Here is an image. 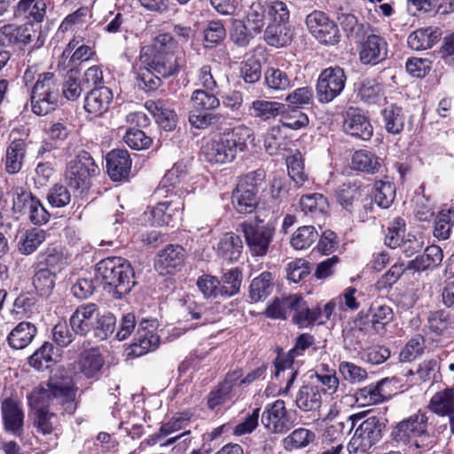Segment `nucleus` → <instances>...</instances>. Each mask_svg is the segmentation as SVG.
Segmentation results:
<instances>
[{
	"mask_svg": "<svg viewBox=\"0 0 454 454\" xmlns=\"http://www.w3.org/2000/svg\"><path fill=\"white\" fill-rule=\"evenodd\" d=\"M113 100V93L110 89L105 86L93 88L85 98V110L94 114L101 116L106 113Z\"/></svg>",
	"mask_w": 454,
	"mask_h": 454,
	"instance_id": "obj_25",
	"label": "nucleus"
},
{
	"mask_svg": "<svg viewBox=\"0 0 454 454\" xmlns=\"http://www.w3.org/2000/svg\"><path fill=\"white\" fill-rule=\"evenodd\" d=\"M185 259V250L179 245H168L160 250L155 262V268L160 274H169L179 270Z\"/></svg>",
	"mask_w": 454,
	"mask_h": 454,
	"instance_id": "obj_21",
	"label": "nucleus"
},
{
	"mask_svg": "<svg viewBox=\"0 0 454 454\" xmlns=\"http://www.w3.org/2000/svg\"><path fill=\"white\" fill-rule=\"evenodd\" d=\"M159 324L154 318H143L138 325L133 342L129 346V355L141 356L156 349L160 344V337L156 333Z\"/></svg>",
	"mask_w": 454,
	"mask_h": 454,
	"instance_id": "obj_13",
	"label": "nucleus"
},
{
	"mask_svg": "<svg viewBox=\"0 0 454 454\" xmlns=\"http://www.w3.org/2000/svg\"><path fill=\"white\" fill-rule=\"evenodd\" d=\"M364 189L356 183L343 184L336 191V200L342 208L353 212L360 199L364 196Z\"/></svg>",
	"mask_w": 454,
	"mask_h": 454,
	"instance_id": "obj_34",
	"label": "nucleus"
},
{
	"mask_svg": "<svg viewBox=\"0 0 454 454\" xmlns=\"http://www.w3.org/2000/svg\"><path fill=\"white\" fill-rule=\"evenodd\" d=\"M54 347L50 342H44L40 348L35 350L29 357V364L37 371H43L51 366L53 362Z\"/></svg>",
	"mask_w": 454,
	"mask_h": 454,
	"instance_id": "obj_61",
	"label": "nucleus"
},
{
	"mask_svg": "<svg viewBox=\"0 0 454 454\" xmlns=\"http://www.w3.org/2000/svg\"><path fill=\"white\" fill-rule=\"evenodd\" d=\"M41 26L27 21L21 26L7 24L0 27V44L5 47L16 46L22 48L35 40V45L40 47L43 43H37L40 38Z\"/></svg>",
	"mask_w": 454,
	"mask_h": 454,
	"instance_id": "obj_11",
	"label": "nucleus"
},
{
	"mask_svg": "<svg viewBox=\"0 0 454 454\" xmlns=\"http://www.w3.org/2000/svg\"><path fill=\"white\" fill-rule=\"evenodd\" d=\"M46 4L43 0H21L18 3L15 16H24L37 26L45 15Z\"/></svg>",
	"mask_w": 454,
	"mask_h": 454,
	"instance_id": "obj_41",
	"label": "nucleus"
},
{
	"mask_svg": "<svg viewBox=\"0 0 454 454\" xmlns=\"http://www.w3.org/2000/svg\"><path fill=\"white\" fill-rule=\"evenodd\" d=\"M45 231L38 228L27 230L18 242V250L20 254L28 255L33 254L45 240Z\"/></svg>",
	"mask_w": 454,
	"mask_h": 454,
	"instance_id": "obj_47",
	"label": "nucleus"
},
{
	"mask_svg": "<svg viewBox=\"0 0 454 454\" xmlns=\"http://www.w3.org/2000/svg\"><path fill=\"white\" fill-rule=\"evenodd\" d=\"M388 379H383L375 384H370L356 392L355 397L362 406H368L384 402L390 396V392L386 389Z\"/></svg>",
	"mask_w": 454,
	"mask_h": 454,
	"instance_id": "obj_24",
	"label": "nucleus"
},
{
	"mask_svg": "<svg viewBox=\"0 0 454 454\" xmlns=\"http://www.w3.org/2000/svg\"><path fill=\"white\" fill-rule=\"evenodd\" d=\"M36 333L35 325L30 322H20L9 333L7 340L12 348L22 349L32 342Z\"/></svg>",
	"mask_w": 454,
	"mask_h": 454,
	"instance_id": "obj_37",
	"label": "nucleus"
},
{
	"mask_svg": "<svg viewBox=\"0 0 454 454\" xmlns=\"http://www.w3.org/2000/svg\"><path fill=\"white\" fill-rule=\"evenodd\" d=\"M430 410L440 416H449L454 411V388H446L433 395Z\"/></svg>",
	"mask_w": 454,
	"mask_h": 454,
	"instance_id": "obj_46",
	"label": "nucleus"
},
{
	"mask_svg": "<svg viewBox=\"0 0 454 454\" xmlns=\"http://www.w3.org/2000/svg\"><path fill=\"white\" fill-rule=\"evenodd\" d=\"M139 62L141 66H149L164 78L177 75L182 67V59L176 56L169 46L158 43L153 46L142 48Z\"/></svg>",
	"mask_w": 454,
	"mask_h": 454,
	"instance_id": "obj_6",
	"label": "nucleus"
},
{
	"mask_svg": "<svg viewBox=\"0 0 454 454\" xmlns=\"http://www.w3.org/2000/svg\"><path fill=\"white\" fill-rule=\"evenodd\" d=\"M106 160L107 173L113 181L118 182L128 178L132 163L126 150H113L107 153Z\"/></svg>",
	"mask_w": 454,
	"mask_h": 454,
	"instance_id": "obj_23",
	"label": "nucleus"
},
{
	"mask_svg": "<svg viewBox=\"0 0 454 454\" xmlns=\"http://www.w3.org/2000/svg\"><path fill=\"white\" fill-rule=\"evenodd\" d=\"M390 436L398 444L409 445L411 454H420L433 446V437L428 432V418L421 411L397 423Z\"/></svg>",
	"mask_w": 454,
	"mask_h": 454,
	"instance_id": "obj_2",
	"label": "nucleus"
},
{
	"mask_svg": "<svg viewBox=\"0 0 454 454\" xmlns=\"http://www.w3.org/2000/svg\"><path fill=\"white\" fill-rule=\"evenodd\" d=\"M351 163L354 169L367 174H374L380 168L379 157L365 149L356 151L352 156Z\"/></svg>",
	"mask_w": 454,
	"mask_h": 454,
	"instance_id": "obj_44",
	"label": "nucleus"
},
{
	"mask_svg": "<svg viewBox=\"0 0 454 454\" xmlns=\"http://www.w3.org/2000/svg\"><path fill=\"white\" fill-rule=\"evenodd\" d=\"M295 356H297L289 350L286 356H278L275 361L276 377L278 378L281 373L283 374V377L286 374L287 382L285 388L286 392L291 388L298 374L297 371L293 368Z\"/></svg>",
	"mask_w": 454,
	"mask_h": 454,
	"instance_id": "obj_51",
	"label": "nucleus"
},
{
	"mask_svg": "<svg viewBox=\"0 0 454 454\" xmlns=\"http://www.w3.org/2000/svg\"><path fill=\"white\" fill-rule=\"evenodd\" d=\"M38 400L42 405L73 414L76 410L75 389L70 379L52 377L42 387Z\"/></svg>",
	"mask_w": 454,
	"mask_h": 454,
	"instance_id": "obj_4",
	"label": "nucleus"
},
{
	"mask_svg": "<svg viewBox=\"0 0 454 454\" xmlns=\"http://www.w3.org/2000/svg\"><path fill=\"white\" fill-rule=\"evenodd\" d=\"M380 115L382 125L387 133L395 136L403 132L406 117L401 106L396 104H390L381 110Z\"/></svg>",
	"mask_w": 454,
	"mask_h": 454,
	"instance_id": "obj_28",
	"label": "nucleus"
},
{
	"mask_svg": "<svg viewBox=\"0 0 454 454\" xmlns=\"http://www.w3.org/2000/svg\"><path fill=\"white\" fill-rule=\"evenodd\" d=\"M266 10L264 4L261 3H253L247 14L245 25L249 27V31L255 35L262 32L265 23Z\"/></svg>",
	"mask_w": 454,
	"mask_h": 454,
	"instance_id": "obj_63",
	"label": "nucleus"
},
{
	"mask_svg": "<svg viewBox=\"0 0 454 454\" xmlns=\"http://www.w3.org/2000/svg\"><path fill=\"white\" fill-rule=\"evenodd\" d=\"M306 25L311 35L320 43L334 45L339 42L337 25L321 11H314L306 18Z\"/></svg>",
	"mask_w": 454,
	"mask_h": 454,
	"instance_id": "obj_14",
	"label": "nucleus"
},
{
	"mask_svg": "<svg viewBox=\"0 0 454 454\" xmlns=\"http://www.w3.org/2000/svg\"><path fill=\"white\" fill-rule=\"evenodd\" d=\"M264 177L263 172H251L241 179L232 192L231 202L234 208L241 214H250L258 205V186Z\"/></svg>",
	"mask_w": 454,
	"mask_h": 454,
	"instance_id": "obj_9",
	"label": "nucleus"
},
{
	"mask_svg": "<svg viewBox=\"0 0 454 454\" xmlns=\"http://www.w3.org/2000/svg\"><path fill=\"white\" fill-rule=\"evenodd\" d=\"M285 104L277 101L254 100L250 107L251 114L262 121H268L280 115Z\"/></svg>",
	"mask_w": 454,
	"mask_h": 454,
	"instance_id": "obj_49",
	"label": "nucleus"
},
{
	"mask_svg": "<svg viewBox=\"0 0 454 454\" xmlns=\"http://www.w3.org/2000/svg\"><path fill=\"white\" fill-rule=\"evenodd\" d=\"M26 146L23 139H15L10 144L5 155V168L8 173L16 174L21 169Z\"/></svg>",
	"mask_w": 454,
	"mask_h": 454,
	"instance_id": "obj_40",
	"label": "nucleus"
},
{
	"mask_svg": "<svg viewBox=\"0 0 454 454\" xmlns=\"http://www.w3.org/2000/svg\"><path fill=\"white\" fill-rule=\"evenodd\" d=\"M315 438V434L309 429L298 428L293 431L283 441L284 447L287 450L307 446Z\"/></svg>",
	"mask_w": 454,
	"mask_h": 454,
	"instance_id": "obj_64",
	"label": "nucleus"
},
{
	"mask_svg": "<svg viewBox=\"0 0 454 454\" xmlns=\"http://www.w3.org/2000/svg\"><path fill=\"white\" fill-rule=\"evenodd\" d=\"M342 128L345 133L364 141L370 140L373 134L369 119L357 108L346 111Z\"/></svg>",
	"mask_w": 454,
	"mask_h": 454,
	"instance_id": "obj_17",
	"label": "nucleus"
},
{
	"mask_svg": "<svg viewBox=\"0 0 454 454\" xmlns=\"http://www.w3.org/2000/svg\"><path fill=\"white\" fill-rule=\"evenodd\" d=\"M309 121L308 115L300 107L285 104V108L281 109L280 123L283 127L297 130L305 128Z\"/></svg>",
	"mask_w": 454,
	"mask_h": 454,
	"instance_id": "obj_45",
	"label": "nucleus"
},
{
	"mask_svg": "<svg viewBox=\"0 0 454 454\" xmlns=\"http://www.w3.org/2000/svg\"><path fill=\"white\" fill-rule=\"evenodd\" d=\"M182 205L174 200L159 202L150 211L152 224L175 227L181 219Z\"/></svg>",
	"mask_w": 454,
	"mask_h": 454,
	"instance_id": "obj_22",
	"label": "nucleus"
},
{
	"mask_svg": "<svg viewBox=\"0 0 454 454\" xmlns=\"http://www.w3.org/2000/svg\"><path fill=\"white\" fill-rule=\"evenodd\" d=\"M254 140V132L245 125H239L218 138L209 141L204 147L208 162L225 164L233 161L238 153L247 150L248 142Z\"/></svg>",
	"mask_w": 454,
	"mask_h": 454,
	"instance_id": "obj_1",
	"label": "nucleus"
},
{
	"mask_svg": "<svg viewBox=\"0 0 454 454\" xmlns=\"http://www.w3.org/2000/svg\"><path fill=\"white\" fill-rule=\"evenodd\" d=\"M239 378L237 372H228L225 378L207 395V406L210 410L224 404L232 399H238L241 395L236 381Z\"/></svg>",
	"mask_w": 454,
	"mask_h": 454,
	"instance_id": "obj_16",
	"label": "nucleus"
},
{
	"mask_svg": "<svg viewBox=\"0 0 454 454\" xmlns=\"http://www.w3.org/2000/svg\"><path fill=\"white\" fill-rule=\"evenodd\" d=\"M138 86L146 90H155L161 85V79L149 66H141V62L134 67Z\"/></svg>",
	"mask_w": 454,
	"mask_h": 454,
	"instance_id": "obj_55",
	"label": "nucleus"
},
{
	"mask_svg": "<svg viewBox=\"0 0 454 454\" xmlns=\"http://www.w3.org/2000/svg\"><path fill=\"white\" fill-rule=\"evenodd\" d=\"M371 333L372 330L368 327V324L366 325L364 319L357 315L351 325L343 331L345 346L349 349L356 350Z\"/></svg>",
	"mask_w": 454,
	"mask_h": 454,
	"instance_id": "obj_36",
	"label": "nucleus"
},
{
	"mask_svg": "<svg viewBox=\"0 0 454 454\" xmlns=\"http://www.w3.org/2000/svg\"><path fill=\"white\" fill-rule=\"evenodd\" d=\"M318 238V232L312 225H304L297 229L291 239L294 249L302 250L309 247Z\"/></svg>",
	"mask_w": 454,
	"mask_h": 454,
	"instance_id": "obj_57",
	"label": "nucleus"
},
{
	"mask_svg": "<svg viewBox=\"0 0 454 454\" xmlns=\"http://www.w3.org/2000/svg\"><path fill=\"white\" fill-rule=\"evenodd\" d=\"M4 428L14 436H21L24 426V411L19 402L12 398L4 399L1 403Z\"/></svg>",
	"mask_w": 454,
	"mask_h": 454,
	"instance_id": "obj_19",
	"label": "nucleus"
},
{
	"mask_svg": "<svg viewBox=\"0 0 454 454\" xmlns=\"http://www.w3.org/2000/svg\"><path fill=\"white\" fill-rule=\"evenodd\" d=\"M86 88L82 85L78 71L71 67L67 70L62 85V94L67 100H76Z\"/></svg>",
	"mask_w": 454,
	"mask_h": 454,
	"instance_id": "obj_50",
	"label": "nucleus"
},
{
	"mask_svg": "<svg viewBox=\"0 0 454 454\" xmlns=\"http://www.w3.org/2000/svg\"><path fill=\"white\" fill-rule=\"evenodd\" d=\"M273 276L269 271H263L254 278L249 287V296L254 301L266 299L273 291Z\"/></svg>",
	"mask_w": 454,
	"mask_h": 454,
	"instance_id": "obj_43",
	"label": "nucleus"
},
{
	"mask_svg": "<svg viewBox=\"0 0 454 454\" xmlns=\"http://www.w3.org/2000/svg\"><path fill=\"white\" fill-rule=\"evenodd\" d=\"M295 404L302 411H316L322 405L319 386L312 383L302 385L295 395Z\"/></svg>",
	"mask_w": 454,
	"mask_h": 454,
	"instance_id": "obj_26",
	"label": "nucleus"
},
{
	"mask_svg": "<svg viewBox=\"0 0 454 454\" xmlns=\"http://www.w3.org/2000/svg\"><path fill=\"white\" fill-rule=\"evenodd\" d=\"M59 84L52 73L39 74L31 91L33 112L37 115H45L54 110L59 98Z\"/></svg>",
	"mask_w": 454,
	"mask_h": 454,
	"instance_id": "obj_7",
	"label": "nucleus"
},
{
	"mask_svg": "<svg viewBox=\"0 0 454 454\" xmlns=\"http://www.w3.org/2000/svg\"><path fill=\"white\" fill-rule=\"evenodd\" d=\"M293 39L294 31L288 23H269L264 30V40L272 47L287 46Z\"/></svg>",
	"mask_w": 454,
	"mask_h": 454,
	"instance_id": "obj_30",
	"label": "nucleus"
},
{
	"mask_svg": "<svg viewBox=\"0 0 454 454\" xmlns=\"http://www.w3.org/2000/svg\"><path fill=\"white\" fill-rule=\"evenodd\" d=\"M385 422L386 419L377 416L360 422L348 445L349 454H366L381 439Z\"/></svg>",
	"mask_w": 454,
	"mask_h": 454,
	"instance_id": "obj_8",
	"label": "nucleus"
},
{
	"mask_svg": "<svg viewBox=\"0 0 454 454\" xmlns=\"http://www.w3.org/2000/svg\"><path fill=\"white\" fill-rule=\"evenodd\" d=\"M387 55V41L380 35H370L359 47V59L364 65H377Z\"/></svg>",
	"mask_w": 454,
	"mask_h": 454,
	"instance_id": "obj_20",
	"label": "nucleus"
},
{
	"mask_svg": "<svg viewBox=\"0 0 454 454\" xmlns=\"http://www.w3.org/2000/svg\"><path fill=\"white\" fill-rule=\"evenodd\" d=\"M262 425L270 432L284 434L291 429L293 421L287 413L285 402L277 400L266 406L262 414Z\"/></svg>",
	"mask_w": 454,
	"mask_h": 454,
	"instance_id": "obj_15",
	"label": "nucleus"
},
{
	"mask_svg": "<svg viewBox=\"0 0 454 454\" xmlns=\"http://www.w3.org/2000/svg\"><path fill=\"white\" fill-rule=\"evenodd\" d=\"M347 82L344 69L339 66L325 68L319 74L316 96L322 104L334 100L343 91Z\"/></svg>",
	"mask_w": 454,
	"mask_h": 454,
	"instance_id": "obj_10",
	"label": "nucleus"
},
{
	"mask_svg": "<svg viewBox=\"0 0 454 454\" xmlns=\"http://www.w3.org/2000/svg\"><path fill=\"white\" fill-rule=\"evenodd\" d=\"M36 310L35 297L29 294H21L14 300L11 313L21 319L30 317Z\"/></svg>",
	"mask_w": 454,
	"mask_h": 454,
	"instance_id": "obj_56",
	"label": "nucleus"
},
{
	"mask_svg": "<svg viewBox=\"0 0 454 454\" xmlns=\"http://www.w3.org/2000/svg\"><path fill=\"white\" fill-rule=\"evenodd\" d=\"M33 426L38 433L51 434L59 428L60 423L55 412L42 405V407L35 409L34 412Z\"/></svg>",
	"mask_w": 454,
	"mask_h": 454,
	"instance_id": "obj_38",
	"label": "nucleus"
},
{
	"mask_svg": "<svg viewBox=\"0 0 454 454\" xmlns=\"http://www.w3.org/2000/svg\"><path fill=\"white\" fill-rule=\"evenodd\" d=\"M439 35L437 28L422 27L408 36L407 43L412 50H426L431 48L438 41Z\"/></svg>",
	"mask_w": 454,
	"mask_h": 454,
	"instance_id": "obj_39",
	"label": "nucleus"
},
{
	"mask_svg": "<svg viewBox=\"0 0 454 454\" xmlns=\"http://www.w3.org/2000/svg\"><path fill=\"white\" fill-rule=\"evenodd\" d=\"M243 243L240 237L234 232H226L219 239L216 247L217 254L229 262L237 261L242 253Z\"/></svg>",
	"mask_w": 454,
	"mask_h": 454,
	"instance_id": "obj_31",
	"label": "nucleus"
},
{
	"mask_svg": "<svg viewBox=\"0 0 454 454\" xmlns=\"http://www.w3.org/2000/svg\"><path fill=\"white\" fill-rule=\"evenodd\" d=\"M219 114L206 110L192 109L189 112L188 121L190 125L197 129H206L209 126L215 124L220 120Z\"/></svg>",
	"mask_w": 454,
	"mask_h": 454,
	"instance_id": "obj_60",
	"label": "nucleus"
},
{
	"mask_svg": "<svg viewBox=\"0 0 454 454\" xmlns=\"http://www.w3.org/2000/svg\"><path fill=\"white\" fill-rule=\"evenodd\" d=\"M373 200L381 208H388L395 197V188L387 181H378L372 189Z\"/></svg>",
	"mask_w": 454,
	"mask_h": 454,
	"instance_id": "obj_52",
	"label": "nucleus"
},
{
	"mask_svg": "<svg viewBox=\"0 0 454 454\" xmlns=\"http://www.w3.org/2000/svg\"><path fill=\"white\" fill-rule=\"evenodd\" d=\"M443 258V253L438 246L427 247L421 255L417 256L414 260L408 262L407 269L416 271H423L427 269L438 267Z\"/></svg>",
	"mask_w": 454,
	"mask_h": 454,
	"instance_id": "obj_33",
	"label": "nucleus"
},
{
	"mask_svg": "<svg viewBox=\"0 0 454 454\" xmlns=\"http://www.w3.org/2000/svg\"><path fill=\"white\" fill-rule=\"evenodd\" d=\"M300 207L306 215L317 220L325 219L329 208L327 199L321 193L302 195L300 199Z\"/></svg>",
	"mask_w": 454,
	"mask_h": 454,
	"instance_id": "obj_27",
	"label": "nucleus"
},
{
	"mask_svg": "<svg viewBox=\"0 0 454 454\" xmlns=\"http://www.w3.org/2000/svg\"><path fill=\"white\" fill-rule=\"evenodd\" d=\"M290 4L281 0H267L264 6L270 23H288Z\"/></svg>",
	"mask_w": 454,
	"mask_h": 454,
	"instance_id": "obj_53",
	"label": "nucleus"
},
{
	"mask_svg": "<svg viewBox=\"0 0 454 454\" xmlns=\"http://www.w3.org/2000/svg\"><path fill=\"white\" fill-rule=\"evenodd\" d=\"M96 277L113 288L114 295L121 299L128 294L135 285L134 270L130 264L121 257H107L96 265Z\"/></svg>",
	"mask_w": 454,
	"mask_h": 454,
	"instance_id": "obj_3",
	"label": "nucleus"
},
{
	"mask_svg": "<svg viewBox=\"0 0 454 454\" xmlns=\"http://www.w3.org/2000/svg\"><path fill=\"white\" fill-rule=\"evenodd\" d=\"M217 91H209L202 89L194 90L190 98L192 109L213 112L221 106V101L216 96Z\"/></svg>",
	"mask_w": 454,
	"mask_h": 454,
	"instance_id": "obj_42",
	"label": "nucleus"
},
{
	"mask_svg": "<svg viewBox=\"0 0 454 454\" xmlns=\"http://www.w3.org/2000/svg\"><path fill=\"white\" fill-rule=\"evenodd\" d=\"M242 282V273L238 268H233L223 273L220 280L223 297H231L239 292Z\"/></svg>",
	"mask_w": 454,
	"mask_h": 454,
	"instance_id": "obj_59",
	"label": "nucleus"
},
{
	"mask_svg": "<svg viewBox=\"0 0 454 454\" xmlns=\"http://www.w3.org/2000/svg\"><path fill=\"white\" fill-rule=\"evenodd\" d=\"M246 244L253 256H264L274 236V229L268 224L244 222L239 224Z\"/></svg>",
	"mask_w": 454,
	"mask_h": 454,
	"instance_id": "obj_12",
	"label": "nucleus"
},
{
	"mask_svg": "<svg viewBox=\"0 0 454 454\" xmlns=\"http://www.w3.org/2000/svg\"><path fill=\"white\" fill-rule=\"evenodd\" d=\"M147 109L153 115L156 122L165 130H172L176 127V114L168 104L161 99L146 102Z\"/></svg>",
	"mask_w": 454,
	"mask_h": 454,
	"instance_id": "obj_32",
	"label": "nucleus"
},
{
	"mask_svg": "<svg viewBox=\"0 0 454 454\" xmlns=\"http://www.w3.org/2000/svg\"><path fill=\"white\" fill-rule=\"evenodd\" d=\"M264 83L271 91H283L294 86L291 77L279 68L268 67L264 73Z\"/></svg>",
	"mask_w": 454,
	"mask_h": 454,
	"instance_id": "obj_48",
	"label": "nucleus"
},
{
	"mask_svg": "<svg viewBox=\"0 0 454 454\" xmlns=\"http://www.w3.org/2000/svg\"><path fill=\"white\" fill-rule=\"evenodd\" d=\"M368 324V327L380 333L384 331L385 325L392 319V309L387 305H372L368 312L361 311L358 314Z\"/></svg>",
	"mask_w": 454,
	"mask_h": 454,
	"instance_id": "obj_29",
	"label": "nucleus"
},
{
	"mask_svg": "<svg viewBox=\"0 0 454 454\" xmlns=\"http://www.w3.org/2000/svg\"><path fill=\"white\" fill-rule=\"evenodd\" d=\"M33 286L41 296L48 297L55 286V274L47 268L38 270L33 277Z\"/></svg>",
	"mask_w": 454,
	"mask_h": 454,
	"instance_id": "obj_58",
	"label": "nucleus"
},
{
	"mask_svg": "<svg viewBox=\"0 0 454 454\" xmlns=\"http://www.w3.org/2000/svg\"><path fill=\"white\" fill-rule=\"evenodd\" d=\"M196 284L200 293L207 299L223 297L220 280L215 276L204 274L197 279Z\"/></svg>",
	"mask_w": 454,
	"mask_h": 454,
	"instance_id": "obj_62",
	"label": "nucleus"
},
{
	"mask_svg": "<svg viewBox=\"0 0 454 454\" xmlns=\"http://www.w3.org/2000/svg\"><path fill=\"white\" fill-rule=\"evenodd\" d=\"M98 307L92 302L78 306L69 318V325L74 333L86 336L95 327Z\"/></svg>",
	"mask_w": 454,
	"mask_h": 454,
	"instance_id": "obj_18",
	"label": "nucleus"
},
{
	"mask_svg": "<svg viewBox=\"0 0 454 454\" xmlns=\"http://www.w3.org/2000/svg\"><path fill=\"white\" fill-rule=\"evenodd\" d=\"M454 224V207L442 209L435 219L434 235L438 239L445 240L450 238Z\"/></svg>",
	"mask_w": 454,
	"mask_h": 454,
	"instance_id": "obj_54",
	"label": "nucleus"
},
{
	"mask_svg": "<svg viewBox=\"0 0 454 454\" xmlns=\"http://www.w3.org/2000/svg\"><path fill=\"white\" fill-rule=\"evenodd\" d=\"M99 174V168L90 153L78 150L66 168V180L70 188L83 193L91 184L92 178Z\"/></svg>",
	"mask_w": 454,
	"mask_h": 454,
	"instance_id": "obj_5",
	"label": "nucleus"
},
{
	"mask_svg": "<svg viewBox=\"0 0 454 454\" xmlns=\"http://www.w3.org/2000/svg\"><path fill=\"white\" fill-rule=\"evenodd\" d=\"M105 364V360L97 349L91 348L82 354L78 367L87 379L98 380Z\"/></svg>",
	"mask_w": 454,
	"mask_h": 454,
	"instance_id": "obj_35",
	"label": "nucleus"
}]
</instances>
